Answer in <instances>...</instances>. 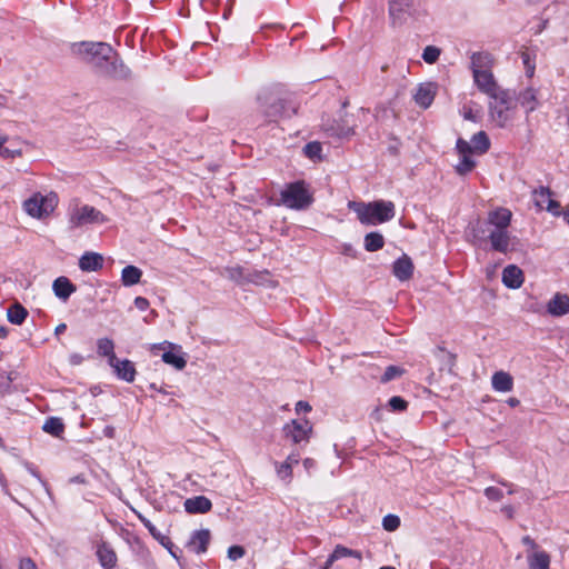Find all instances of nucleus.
Wrapping results in <instances>:
<instances>
[{
    "mask_svg": "<svg viewBox=\"0 0 569 569\" xmlns=\"http://www.w3.org/2000/svg\"><path fill=\"white\" fill-rule=\"evenodd\" d=\"M71 49L101 76L128 79L131 74L130 69L109 43L82 41L73 43Z\"/></svg>",
    "mask_w": 569,
    "mask_h": 569,
    "instance_id": "obj_1",
    "label": "nucleus"
},
{
    "mask_svg": "<svg viewBox=\"0 0 569 569\" xmlns=\"http://www.w3.org/2000/svg\"><path fill=\"white\" fill-rule=\"evenodd\" d=\"M512 213L507 208H497L488 213L486 223L492 229L489 230L488 234L478 224L472 227V237L478 240L489 239L493 250L499 252H507L510 243V236L508 227L511 222Z\"/></svg>",
    "mask_w": 569,
    "mask_h": 569,
    "instance_id": "obj_2",
    "label": "nucleus"
},
{
    "mask_svg": "<svg viewBox=\"0 0 569 569\" xmlns=\"http://www.w3.org/2000/svg\"><path fill=\"white\" fill-rule=\"evenodd\" d=\"M258 103L259 112L268 122L289 119L297 114L299 109V103L291 96L280 97L269 90H264L258 96Z\"/></svg>",
    "mask_w": 569,
    "mask_h": 569,
    "instance_id": "obj_3",
    "label": "nucleus"
},
{
    "mask_svg": "<svg viewBox=\"0 0 569 569\" xmlns=\"http://www.w3.org/2000/svg\"><path fill=\"white\" fill-rule=\"evenodd\" d=\"M349 209L357 213L359 221L366 226H376L395 217V204L391 201L377 200L372 202L351 201Z\"/></svg>",
    "mask_w": 569,
    "mask_h": 569,
    "instance_id": "obj_4",
    "label": "nucleus"
},
{
    "mask_svg": "<svg viewBox=\"0 0 569 569\" xmlns=\"http://www.w3.org/2000/svg\"><path fill=\"white\" fill-rule=\"evenodd\" d=\"M312 194L302 180L287 184L281 191V202L290 209H306L312 203Z\"/></svg>",
    "mask_w": 569,
    "mask_h": 569,
    "instance_id": "obj_5",
    "label": "nucleus"
},
{
    "mask_svg": "<svg viewBox=\"0 0 569 569\" xmlns=\"http://www.w3.org/2000/svg\"><path fill=\"white\" fill-rule=\"evenodd\" d=\"M420 8V0H388V17L392 27H401L415 18Z\"/></svg>",
    "mask_w": 569,
    "mask_h": 569,
    "instance_id": "obj_6",
    "label": "nucleus"
},
{
    "mask_svg": "<svg viewBox=\"0 0 569 569\" xmlns=\"http://www.w3.org/2000/svg\"><path fill=\"white\" fill-rule=\"evenodd\" d=\"M57 203L58 197L56 193L50 192L48 194H42L37 192L29 199L24 200L23 208L32 218L41 219L49 216L57 207Z\"/></svg>",
    "mask_w": 569,
    "mask_h": 569,
    "instance_id": "obj_7",
    "label": "nucleus"
},
{
    "mask_svg": "<svg viewBox=\"0 0 569 569\" xmlns=\"http://www.w3.org/2000/svg\"><path fill=\"white\" fill-rule=\"evenodd\" d=\"M357 127L355 114L345 112L339 120H328L322 124L323 131L329 137L335 138H349L355 134V128Z\"/></svg>",
    "mask_w": 569,
    "mask_h": 569,
    "instance_id": "obj_8",
    "label": "nucleus"
},
{
    "mask_svg": "<svg viewBox=\"0 0 569 569\" xmlns=\"http://www.w3.org/2000/svg\"><path fill=\"white\" fill-rule=\"evenodd\" d=\"M490 102V117L492 121L500 128H505L513 118L515 107L512 106V96L507 90L505 101L492 99Z\"/></svg>",
    "mask_w": 569,
    "mask_h": 569,
    "instance_id": "obj_9",
    "label": "nucleus"
},
{
    "mask_svg": "<svg viewBox=\"0 0 569 569\" xmlns=\"http://www.w3.org/2000/svg\"><path fill=\"white\" fill-rule=\"evenodd\" d=\"M107 219L102 212L90 206H81L72 209L69 223L72 229L88 223H103Z\"/></svg>",
    "mask_w": 569,
    "mask_h": 569,
    "instance_id": "obj_10",
    "label": "nucleus"
},
{
    "mask_svg": "<svg viewBox=\"0 0 569 569\" xmlns=\"http://www.w3.org/2000/svg\"><path fill=\"white\" fill-rule=\"evenodd\" d=\"M473 76V81L477 88L491 99H500L505 101L507 97V90L502 89L496 81L491 71L477 72Z\"/></svg>",
    "mask_w": 569,
    "mask_h": 569,
    "instance_id": "obj_11",
    "label": "nucleus"
},
{
    "mask_svg": "<svg viewBox=\"0 0 569 569\" xmlns=\"http://www.w3.org/2000/svg\"><path fill=\"white\" fill-rule=\"evenodd\" d=\"M456 149L460 156V161L456 164V171L460 174H467L473 170L476 162L471 159V143L462 138L457 140Z\"/></svg>",
    "mask_w": 569,
    "mask_h": 569,
    "instance_id": "obj_12",
    "label": "nucleus"
},
{
    "mask_svg": "<svg viewBox=\"0 0 569 569\" xmlns=\"http://www.w3.org/2000/svg\"><path fill=\"white\" fill-rule=\"evenodd\" d=\"M283 431L287 438H290L295 443H300L301 441L309 440L312 427L308 420H292L290 423L284 426Z\"/></svg>",
    "mask_w": 569,
    "mask_h": 569,
    "instance_id": "obj_13",
    "label": "nucleus"
},
{
    "mask_svg": "<svg viewBox=\"0 0 569 569\" xmlns=\"http://www.w3.org/2000/svg\"><path fill=\"white\" fill-rule=\"evenodd\" d=\"M436 93L437 86L435 83H420L416 90V93L413 94V100L419 107L427 109L431 106Z\"/></svg>",
    "mask_w": 569,
    "mask_h": 569,
    "instance_id": "obj_14",
    "label": "nucleus"
},
{
    "mask_svg": "<svg viewBox=\"0 0 569 569\" xmlns=\"http://www.w3.org/2000/svg\"><path fill=\"white\" fill-rule=\"evenodd\" d=\"M96 555L103 569H114L117 566V553L108 542H101L97 546Z\"/></svg>",
    "mask_w": 569,
    "mask_h": 569,
    "instance_id": "obj_15",
    "label": "nucleus"
},
{
    "mask_svg": "<svg viewBox=\"0 0 569 569\" xmlns=\"http://www.w3.org/2000/svg\"><path fill=\"white\" fill-rule=\"evenodd\" d=\"M109 366L113 368V371L119 379L127 382H132L134 380L137 371L132 361L128 359L120 360L116 358L113 365Z\"/></svg>",
    "mask_w": 569,
    "mask_h": 569,
    "instance_id": "obj_16",
    "label": "nucleus"
},
{
    "mask_svg": "<svg viewBox=\"0 0 569 569\" xmlns=\"http://www.w3.org/2000/svg\"><path fill=\"white\" fill-rule=\"evenodd\" d=\"M502 282L506 287L511 289H518L523 283L522 270L515 266L509 264L502 271Z\"/></svg>",
    "mask_w": 569,
    "mask_h": 569,
    "instance_id": "obj_17",
    "label": "nucleus"
},
{
    "mask_svg": "<svg viewBox=\"0 0 569 569\" xmlns=\"http://www.w3.org/2000/svg\"><path fill=\"white\" fill-rule=\"evenodd\" d=\"M210 538L211 536L208 529L197 530L192 533L187 546L196 553H202L207 551Z\"/></svg>",
    "mask_w": 569,
    "mask_h": 569,
    "instance_id": "obj_18",
    "label": "nucleus"
},
{
    "mask_svg": "<svg viewBox=\"0 0 569 569\" xmlns=\"http://www.w3.org/2000/svg\"><path fill=\"white\" fill-rule=\"evenodd\" d=\"M493 66V58L488 52H475L471 56V70L472 74H477V72H487L491 71Z\"/></svg>",
    "mask_w": 569,
    "mask_h": 569,
    "instance_id": "obj_19",
    "label": "nucleus"
},
{
    "mask_svg": "<svg viewBox=\"0 0 569 569\" xmlns=\"http://www.w3.org/2000/svg\"><path fill=\"white\" fill-rule=\"evenodd\" d=\"M547 310L550 315L560 317L569 312V297L567 295L557 293L548 302Z\"/></svg>",
    "mask_w": 569,
    "mask_h": 569,
    "instance_id": "obj_20",
    "label": "nucleus"
},
{
    "mask_svg": "<svg viewBox=\"0 0 569 569\" xmlns=\"http://www.w3.org/2000/svg\"><path fill=\"white\" fill-rule=\"evenodd\" d=\"M538 91L533 88H526L525 90L520 91L518 94V102L522 108H525L526 113L529 114L530 112L535 111L538 106Z\"/></svg>",
    "mask_w": 569,
    "mask_h": 569,
    "instance_id": "obj_21",
    "label": "nucleus"
},
{
    "mask_svg": "<svg viewBox=\"0 0 569 569\" xmlns=\"http://www.w3.org/2000/svg\"><path fill=\"white\" fill-rule=\"evenodd\" d=\"M52 290L56 297L67 301L77 290V287L67 277H59L53 281Z\"/></svg>",
    "mask_w": 569,
    "mask_h": 569,
    "instance_id": "obj_22",
    "label": "nucleus"
},
{
    "mask_svg": "<svg viewBox=\"0 0 569 569\" xmlns=\"http://www.w3.org/2000/svg\"><path fill=\"white\" fill-rule=\"evenodd\" d=\"M413 272V263L411 259L403 254L401 258L393 263V274L401 281H406L411 278Z\"/></svg>",
    "mask_w": 569,
    "mask_h": 569,
    "instance_id": "obj_23",
    "label": "nucleus"
},
{
    "mask_svg": "<svg viewBox=\"0 0 569 569\" xmlns=\"http://www.w3.org/2000/svg\"><path fill=\"white\" fill-rule=\"evenodd\" d=\"M212 503L204 496L189 498L184 501V509L189 513H206L211 510Z\"/></svg>",
    "mask_w": 569,
    "mask_h": 569,
    "instance_id": "obj_24",
    "label": "nucleus"
},
{
    "mask_svg": "<svg viewBox=\"0 0 569 569\" xmlns=\"http://www.w3.org/2000/svg\"><path fill=\"white\" fill-rule=\"evenodd\" d=\"M103 266V257L96 252H86L79 260L82 271H98Z\"/></svg>",
    "mask_w": 569,
    "mask_h": 569,
    "instance_id": "obj_25",
    "label": "nucleus"
},
{
    "mask_svg": "<svg viewBox=\"0 0 569 569\" xmlns=\"http://www.w3.org/2000/svg\"><path fill=\"white\" fill-rule=\"evenodd\" d=\"M535 202L536 206L540 209H547L552 211L556 208H559V203L551 199V191L549 188L541 187L539 190H535Z\"/></svg>",
    "mask_w": 569,
    "mask_h": 569,
    "instance_id": "obj_26",
    "label": "nucleus"
},
{
    "mask_svg": "<svg viewBox=\"0 0 569 569\" xmlns=\"http://www.w3.org/2000/svg\"><path fill=\"white\" fill-rule=\"evenodd\" d=\"M491 382H492V388L496 391L508 392V391H511L513 388L512 377L508 372H505V371H498V372L493 373Z\"/></svg>",
    "mask_w": 569,
    "mask_h": 569,
    "instance_id": "obj_27",
    "label": "nucleus"
},
{
    "mask_svg": "<svg viewBox=\"0 0 569 569\" xmlns=\"http://www.w3.org/2000/svg\"><path fill=\"white\" fill-rule=\"evenodd\" d=\"M142 271L136 266H127L121 271V281L126 287H131L140 282Z\"/></svg>",
    "mask_w": 569,
    "mask_h": 569,
    "instance_id": "obj_28",
    "label": "nucleus"
},
{
    "mask_svg": "<svg viewBox=\"0 0 569 569\" xmlns=\"http://www.w3.org/2000/svg\"><path fill=\"white\" fill-rule=\"evenodd\" d=\"M114 343L109 338H101L97 341V351L100 356L108 358V363L113 365L116 361V353L113 351Z\"/></svg>",
    "mask_w": 569,
    "mask_h": 569,
    "instance_id": "obj_29",
    "label": "nucleus"
},
{
    "mask_svg": "<svg viewBox=\"0 0 569 569\" xmlns=\"http://www.w3.org/2000/svg\"><path fill=\"white\" fill-rule=\"evenodd\" d=\"M27 317H28L27 309L19 302L13 303L7 310V318L13 325H18V326L22 325Z\"/></svg>",
    "mask_w": 569,
    "mask_h": 569,
    "instance_id": "obj_30",
    "label": "nucleus"
},
{
    "mask_svg": "<svg viewBox=\"0 0 569 569\" xmlns=\"http://www.w3.org/2000/svg\"><path fill=\"white\" fill-rule=\"evenodd\" d=\"M472 152L485 153L490 148V140L485 131H479L471 139Z\"/></svg>",
    "mask_w": 569,
    "mask_h": 569,
    "instance_id": "obj_31",
    "label": "nucleus"
},
{
    "mask_svg": "<svg viewBox=\"0 0 569 569\" xmlns=\"http://www.w3.org/2000/svg\"><path fill=\"white\" fill-rule=\"evenodd\" d=\"M43 431L54 437H60L64 431V423L61 418L50 417L46 420Z\"/></svg>",
    "mask_w": 569,
    "mask_h": 569,
    "instance_id": "obj_32",
    "label": "nucleus"
},
{
    "mask_svg": "<svg viewBox=\"0 0 569 569\" xmlns=\"http://www.w3.org/2000/svg\"><path fill=\"white\" fill-rule=\"evenodd\" d=\"M529 569H549L550 557L547 552H535L528 557Z\"/></svg>",
    "mask_w": 569,
    "mask_h": 569,
    "instance_id": "obj_33",
    "label": "nucleus"
},
{
    "mask_svg": "<svg viewBox=\"0 0 569 569\" xmlns=\"http://www.w3.org/2000/svg\"><path fill=\"white\" fill-rule=\"evenodd\" d=\"M385 244L383 236L379 232H369L365 237V249L373 252L382 249Z\"/></svg>",
    "mask_w": 569,
    "mask_h": 569,
    "instance_id": "obj_34",
    "label": "nucleus"
},
{
    "mask_svg": "<svg viewBox=\"0 0 569 569\" xmlns=\"http://www.w3.org/2000/svg\"><path fill=\"white\" fill-rule=\"evenodd\" d=\"M346 557H352L358 559L359 561L362 560V553L359 550L349 549L342 545H337L333 550V558H337L338 560Z\"/></svg>",
    "mask_w": 569,
    "mask_h": 569,
    "instance_id": "obj_35",
    "label": "nucleus"
},
{
    "mask_svg": "<svg viewBox=\"0 0 569 569\" xmlns=\"http://www.w3.org/2000/svg\"><path fill=\"white\" fill-rule=\"evenodd\" d=\"M162 361L171 365L178 370H182L187 366V361L183 357L176 355L171 351H167L162 355Z\"/></svg>",
    "mask_w": 569,
    "mask_h": 569,
    "instance_id": "obj_36",
    "label": "nucleus"
},
{
    "mask_svg": "<svg viewBox=\"0 0 569 569\" xmlns=\"http://www.w3.org/2000/svg\"><path fill=\"white\" fill-rule=\"evenodd\" d=\"M321 152H322L321 143L317 142V141L309 142L303 147L305 156L311 160H320Z\"/></svg>",
    "mask_w": 569,
    "mask_h": 569,
    "instance_id": "obj_37",
    "label": "nucleus"
},
{
    "mask_svg": "<svg viewBox=\"0 0 569 569\" xmlns=\"http://www.w3.org/2000/svg\"><path fill=\"white\" fill-rule=\"evenodd\" d=\"M441 53V50L435 46H427L422 52V59L425 62L432 64L437 62Z\"/></svg>",
    "mask_w": 569,
    "mask_h": 569,
    "instance_id": "obj_38",
    "label": "nucleus"
},
{
    "mask_svg": "<svg viewBox=\"0 0 569 569\" xmlns=\"http://www.w3.org/2000/svg\"><path fill=\"white\" fill-rule=\"evenodd\" d=\"M276 471L278 477L283 480L286 483L291 482L292 479V468L289 467V465H286L284 462L278 463L276 462Z\"/></svg>",
    "mask_w": 569,
    "mask_h": 569,
    "instance_id": "obj_39",
    "label": "nucleus"
},
{
    "mask_svg": "<svg viewBox=\"0 0 569 569\" xmlns=\"http://www.w3.org/2000/svg\"><path fill=\"white\" fill-rule=\"evenodd\" d=\"M403 372H405V370L400 367L389 366V367H387V369L385 370V373L381 377V382H385V383L389 382V381L393 380L395 378L400 377Z\"/></svg>",
    "mask_w": 569,
    "mask_h": 569,
    "instance_id": "obj_40",
    "label": "nucleus"
},
{
    "mask_svg": "<svg viewBox=\"0 0 569 569\" xmlns=\"http://www.w3.org/2000/svg\"><path fill=\"white\" fill-rule=\"evenodd\" d=\"M382 526L387 531H395L400 526V519L398 516L388 515L383 518Z\"/></svg>",
    "mask_w": 569,
    "mask_h": 569,
    "instance_id": "obj_41",
    "label": "nucleus"
},
{
    "mask_svg": "<svg viewBox=\"0 0 569 569\" xmlns=\"http://www.w3.org/2000/svg\"><path fill=\"white\" fill-rule=\"evenodd\" d=\"M389 406L395 411H403L408 407V402L401 397L395 396L389 400Z\"/></svg>",
    "mask_w": 569,
    "mask_h": 569,
    "instance_id": "obj_42",
    "label": "nucleus"
},
{
    "mask_svg": "<svg viewBox=\"0 0 569 569\" xmlns=\"http://www.w3.org/2000/svg\"><path fill=\"white\" fill-rule=\"evenodd\" d=\"M21 154H22L21 149L10 148V147H4V146H2L0 148V157L6 158V159H13L16 157H20Z\"/></svg>",
    "mask_w": 569,
    "mask_h": 569,
    "instance_id": "obj_43",
    "label": "nucleus"
},
{
    "mask_svg": "<svg viewBox=\"0 0 569 569\" xmlns=\"http://www.w3.org/2000/svg\"><path fill=\"white\" fill-rule=\"evenodd\" d=\"M244 548L241 546H231L228 549V558L232 561H236L244 556Z\"/></svg>",
    "mask_w": 569,
    "mask_h": 569,
    "instance_id": "obj_44",
    "label": "nucleus"
},
{
    "mask_svg": "<svg viewBox=\"0 0 569 569\" xmlns=\"http://www.w3.org/2000/svg\"><path fill=\"white\" fill-rule=\"evenodd\" d=\"M485 496H486L489 500L499 501L500 499H502V497H503V492H502V490H500L499 488H496V487H488V488H486V490H485Z\"/></svg>",
    "mask_w": 569,
    "mask_h": 569,
    "instance_id": "obj_45",
    "label": "nucleus"
},
{
    "mask_svg": "<svg viewBox=\"0 0 569 569\" xmlns=\"http://www.w3.org/2000/svg\"><path fill=\"white\" fill-rule=\"evenodd\" d=\"M226 274L229 279L238 281L242 277V269L240 267L227 268Z\"/></svg>",
    "mask_w": 569,
    "mask_h": 569,
    "instance_id": "obj_46",
    "label": "nucleus"
},
{
    "mask_svg": "<svg viewBox=\"0 0 569 569\" xmlns=\"http://www.w3.org/2000/svg\"><path fill=\"white\" fill-rule=\"evenodd\" d=\"M19 569H38V567L30 558H22L19 563Z\"/></svg>",
    "mask_w": 569,
    "mask_h": 569,
    "instance_id": "obj_47",
    "label": "nucleus"
},
{
    "mask_svg": "<svg viewBox=\"0 0 569 569\" xmlns=\"http://www.w3.org/2000/svg\"><path fill=\"white\" fill-rule=\"evenodd\" d=\"M522 60H523V64H525V66H526V68H527V74H528L529 77H532L533 71H535V66H532V64L530 63L529 54H528V53H526V52H523V53H522Z\"/></svg>",
    "mask_w": 569,
    "mask_h": 569,
    "instance_id": "obj_48",
    "label": "nucleus"
},
{
    "mask_svg": "<svg viewBox=\"0 0 569 569\" xmlns=\"http://www.w3.org/2000/svg\"><path fill=\"white\" fill-rule=\"evenodd\" d=\"M134 306H136L139 310L144 311V310H147V309H148V307H149V301H148L146 298H143V297H137V298L134 299Z\"/></svg>",
    "mask_w": 569,
    "mask_h": 569,
    "instance_id": "obj_49",
    "label": "nucleus"
},
{
    "mask_svg": "<svg viewBox=\"0 0 569 569\" xmlns=\"http://www.w3.org/2000/svg\"><path fill=\"white\" fill-rule=\"evenodd\" d=\"M299 460H300V455L292 452L287 457V459L284 460V463L289 465V467L293 468V466L299 463Z\"/></svg>",
    "mask_w": 569,
    "mask_h": 569,
    "instance_id": "obj_50",
    "label": "nucleus"
},
{
    "mask_svg": "<svg viewBox=\"0 0 569 569\" xmlns=\"http://www.w3.org/2000/svg\"><path fill=\"white\" fill-rule=\"evenodd\" d=\"M311 410V406L307 401H298L296 405V411L299 413L301 411L309 412Z\"/></svg>",
    "mask_w": 569,
    "mask_h": 569,
    "instance_id": "obj_51",
    "label": "nucleus"
},
{
    "mask_svg": "<svg viewBox=\"0 0 569 569\" xmlns=\"http://www.w3.org/2000/svg\"><path fill=\"white\" fill-rule=\"evenodd\" d=\"M501 512L508 518V519H512L513 518V507L512 506H503L501 508Z\"/></svg>",
    "mask_w": 569,
    "mask_h": 569,
    "instance_id": "obj_52",
    "label": "nucleus"
},
{
    "mask_svg": "<svg viewBox=\"0 0 569 569\" xmlns=\"http://www.w3.org/2000/svg\"><path fill=\"white\" fill-rule=\"evenodd\" d=\"M522 543L528 546V547H530V548H532V549H535L537 547L535 540L531 537H529V536H525L522 538Z\"/></svg>",
    "mask_w": 569,
    "mask_h": 569,
    "instance_id": "obj_53",
    "label": "nucleus"
},
{
    "mask_svg": "<svg viewBox=\"0 0 569 569\" xmlns=\"http://www.w3.org/2000/svg\"><path fill=\"white\" fill-rule=\"evenodd\" d=\"M315 466H316V461H315L313 459H311V458H306V459L303 460V467H305L307 470H309V469L313 468Z\"/></svg>",
    "mask_w": 569,
    "mask_h": 569,
    "instance_id": "obj_54",
    "label": "nucleus"
},
{
    "mask_svg": "<svg viewBox=\"0 0 569 569\" xmlns=\"http://www.w3.org/2000/svg\"><path fill=\"white\" fill-rule=\"evenodd\" d=\"M337 560H338L337 558H333V552H332V553L328 557V559H327V561H326V563H325V566H323V568H322V569H330V568H331V566H332V563H333L335 561H337Z\"/></svg>",
    "mask_w": 569,
    "mask_h": 569,
    "instance_id": "obj_55",
    "label": "nucleus"
},
{
    "mask_svg": "<svg viewBox=\"0 0 569 569\" xmlns=\"http://www.w3.org/2000/svg\"><path fill=\"white\" fill-rule=\"evenodd\" d=\"M9 107V99L7 96L0 93V108Z\"/></svg>",
    "mask_w": 569,
    "mask_h": 569,
    "instance_id": "obj_56",
    "label": "nucleus"
},
{
    "mask_svg": "<svg viewBox=\"0 0 569 569\" xmlns=\"http://www.w3.org/2000/svg\"><path fill=\"white\" fill-rule=\"evenodd\" d=\"M146 528L154 538H158L160 536V533L157 531L156 527L152 523H150L149 527Z\"/></svg>",
    "mask_w": 569,
    "mask_h": 569,
    "instance_id": "obj_57",
    "label": "nucleus"
},
{
    "mask_svg": "<svg viewBox=\"0 0 569 569\" xmlns=\"http://www.w3.org/2000/svg\"><path fill=\"white\" fill-rule=\"evenodd\" d=\"M103 432H104V436H107L109 438H112L114 429L112 427L108 426V427L104 428Z\"/></svg>",
    "mask_w": 569,
    "mask_h": 569,
    "instance_id": "obj_58",
    "label": "nucleus"
},
{
    "mask_svg": "<svg viewBox=\"0 0 569 569\" xmlns=\"http://www.w3.org/2000/svg\"><path fill=\"white\" fill-rule=\"evenodd\" d=\"M66 329H67L66 323H60L59 326L56 327L54 332H56V335H60V333L64 332Z\"/></svg>",
    "mask_w": 569,
    "mask_h": 569,
    "instance_id": "obj_59",
    "label": "nucleus"
},
{
    "mask_svg": "<svg viewBox=\"0 0 569 569\" xmlns=\"http://www.w3.org/2000/svg\"><path fill=\"white\" fill-rule=\"evenodd\" d=\"M507 402L510 407H517L520 403V401L517 398H509Z\"/></svg>",
    "mask_w": 569,
    "mask_h": 569,
    "instance_id": "obj_60",
    "label": "nucleus"
},
{
    "mask_svg": "<svg viewBox=\"0 0 569 569\" xmlns=\"http://www.w3.org/2000/svg\"><path fill=\"white\" fill-rule=\"evenodd\" d=\"M81 360H82V357H81V356H79V355H72V356H71V362H72V363L78 365V363H80V362H81Z\"/></svg>",
    "mask_w": 569,
    "mask_h": 569,
    "instance_id": "obj_61",
    "label": "nucleus"
},
{
    "mask_svg": "<svg viewBox=\"0 0 569 569\" xmlns=\"http://www.w3.org/2000/svg\"><path fill=\"white\" fill-rule=\"evenodd\" d=\"M138 518L140 519V521L143 523L144 527H149V525L151 523L150 520H148L146 517H143L142 515H138Z\"/></svg>",
    "mask_w": 569,
    "mask_h": 569,
    "instance_id": "obj_62",
    "label": "nucleus"
},
{
    "mask_svg": "<svg viewBox=\"0 0 569 569\" xmlns=\"http://www.w3.org/2000/svg\"><path fill=\"white\" fill-rule=\"evenodd\" d=\"M138 518L140 519V521L143 523L144 527H149V525L151 523L150 520H148L146 517H143L142 515H138Z\"/></svg>",
    "mask_w": 569,
    "mask_h": 569,
    "instance_id": "obj_63",
    "label": "nucleus"
},
{
    "mask_svg": "<svg viewBox=\"0 0 569 569\" xmlns=\"http://www.w3.org/2000/svg\"><path fill=\"white\" fill-rule=\"evenodd\" d=\"M8 328L6 327H0V338H6L8 336Z\"/></svg>",
    "mask_w": 569,
    "mask_h": 569,
    "instance_id": "obj_64",
    "label": "nucleus"
}]
</instances>
